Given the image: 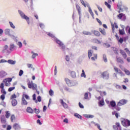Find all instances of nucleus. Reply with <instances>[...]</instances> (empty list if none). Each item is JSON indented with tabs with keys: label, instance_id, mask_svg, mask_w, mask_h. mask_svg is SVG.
<instances>
[{
	"label": "nucleus",
	"instance_id": "obj_1",
	"mask_svg": "<svg viewBox=\"0 0 130 130\" xmlns=\"http://www.w3.org/2000/svg\"><path fill=\"white\" fill-rule=\"evenodd\" d=\"M80 2L83 6L85 7V8H88V11L92 18L94 19V13H93V11H92V9H91V7H90V5H89V3L88 2H84V0H80Z\"/></svg>",
	"mask_w": 130,
	"mask_h": 130
},
{
	"label": "nucleus",
	"instance_id": "obj_2",
	"mask_svg": "<svg viewBox=\"0 0 130 130\" xmlns=\"http://www.w3.org/2000/svg\"><path fill=\"white\" fill-rule=\"evenodd\" d=\"M18 13H19V15H20V16H21V18H22V19H24L25 20H26V21H27L28 24H30V20H29V18L28 17L26 16L25 15V14H24V13H23V12H22L21 10H19Z\"/></svg>",
	"mask_w": 130,
	"mask_h": 130
},
{
	"label": "nucleus",
	"instance_id": "obj_3",
	"mask_svg": "<svg viewBox=\"0 0 130 130\" xmlns=\"http://www.w3.org/2000/svg\"><path fill=\"white\" fill-rule=\"evenodd\" d=\"M12 80L11 78H6L4 79L3 82L5 83L6 87H10L11 86V82H12Z\"/></svg>",
	"mask_w": 130,
	"mask_h": 130
},
{
	"label": "nucleus",
	"instance_id": "obj_4",
	"mask_svg": "<svg viewBox=\"0 0 130 130\" xmlns=\"http://www.w3.org/2000/svg\"><path fill=\"white\" fill-rule=\"evenodd\" d=\"M102 77L103 79L108 80L109 79V73L107 71H105L102 73Z\"/></svg>",
	"mask_w": 130,
	"mask_h": 130
},
{
	"label": "nucleus",
	"instance_id": "obj_5",
	"mask_svg": "<svg viewBox=\"0 0 130 130\" xmlns=\"http://www.w3.org/2000/svg\"><path fill=\"white\" fill-rule=\"evenodd\" d=\"M113 128L114 130H121V126L120 123L119 122H116L115 125H113Z\"/></svg>",
	"mask_w": 130,
	"mask_h": 130
},
{
	"label": "nucleus",
	"instance_id": "obj_6",
	"mask_svg": "<svg viewBox=\"0 0 130 130\" xmlns=\"http://www.w3.org/2000/svg\"><path fill=\"white\" fill-rule=\"evenodd\" d=\"M0 88L1 89V93H2L3 95H7V92L6 91V90L4 88L5 85L4 84V83H2L1 84Z\"/></svg>",
	"mask_w": 130,
	"mask_h": 130
},
{
	"label": "nucleus",
	"instance_id": "obj_7",
	"mask_svg": "<svg viewBox=\"0 0 130 130\" xmlns=\"http://www.w3.org/2000/svg\"><path fill=\"white\" fill-rule=\"evenodd\" d=\"M126 103H127V100L122 99L118 102V105H119V106H122V105H125Z\"/></svg>",
	"mask_w": 130,
	"mask_h": 130
},
{
	"label": "nucleus",
	"instance_id": "obj_8",
	"mask_svg": "<svg viewBox=\"0 0 130 130\" xmlns=\"http://www.w3.org/2000/svg\"><path fill=\"white\" fill-rule=\"evenodd\" d=\"M111 25L112 27V32L113 33H114V30H115V28L117 29L118 28V25H117V24L116 23V22H114V23L111 22Z\"/></svg>",
	"mask_w": 130,
	"mask_h": 130
},
{
	"label": "nucleus",
	"instance_id": "obj_9",
	"mask_svg": "<svg viewBox=\"0 0 130 130\" xmlns=\"http://www.w3.org/2000/svg\"><path fill=\"white\" fill-rule=\"evenodd\" d=\"M121 123L123 126H129L130 121L128 120H123L121 121Z\"/></svg>",
	"mask_w": 130,
	"mask_h": 130
},
{
	"label": "nucleus",
	"instance_id": "obj_10",
	"mask_svg": "<svg viewBox=\"0 0 130 130\" xmlns=\"http://www.w3.org/2000/svg\"><path fill=\"white\" fill-rule=\"evenodd\" d=\"M120 53L122 55V56L124 59H126V58L127 57V55L126 54V53H125V52H124V51L123 50L120 49Z\"/></svg>",
	"mask_w": 130,
	"mask_h": 130
},
{
	"label": "nucleus",
	"instance_id": "obj_11",
	"mask_svg": "<svg viewBox=\"0 0 130 130\" xmlns=\"http://www.w3.org/2000/svg\"><path fill=\"white\" fill-rule=\"evenodd\" d=\"M114 70L115 73H116V74H119L120 75H122L123 74L122 71H121V70H120V69H119L117 67H114Z\"/></svg>",
	"mask_w": 130,
	"mask_h": 130
},
{
	"label": "nucleus",
	"instance_id": "obj_12",
	"mask_svg": "<svg viewBox=\"0 0 130 130\" xmlns=\"http://www.w3.org/2000/svg\"><path fill=\"white\" fill-rule=\"evenodd\" d=\"M13 128L15 130H20L21 129V126H20L19 124L16 123L13 125Z\"/></svg>",
	"mask_w": 130,
	"mask_h": 130
},
{
	"label": "nucleus",
	"instance_id": "obj_13",
	"mask_svg": "<svg viewBox=\"0 0 130 130\" xmlns=\"http://www.w3.org/2000/svg\"><path fill=\"white\" fill-rule=\"evenodd\" d=\"M76 10L78 11L79 16H82V9H81V7L78 5H76Z\"/></svg>",
	"mask_w": 130,
	"mask_h": 130
},
{
	"label": "nucleus",
	"instance_id": "obj_14",
	"mask_svg": "<svg viewBox=\"0 0 130 130\" xmlns=\"http://www.w3.org/2000/svg\"><path fill=\"white\" fill-rule=\"evenodd\" d=\"M28 102L25 99V98L23 96L21 99V105H27Z\"/></svg>",
	"mask_w": 130,
	"mask_h": 130
},
{
	"label": "nucleus",
	"instance_id": "obj_15",
	"mask_svg": "<svg viewBox=\"0 0 130 130\" xmlns=\"http://www.w3.org/2000/svg\"><path fill=\"white\" fill-rule=\"evenodd\" d=\"M60 103H61V105L63 106V107L64 108L67 109L69 107V106H68V104H67V103H64L63 102V100H60Z\"/></svg>",
	"mask_w": 130,
	"mask_h": 130
},
{
	"label": "nucleus",
	"instance_id": "obj_16",
	"mask_svg": "<svg viewBox=\"0 0 130 130\" xmlns=\"http://www.w3.org/2000/svg\"><path fill=\"white\" fill-rule=\"evenodd\" d=\"M27 112H28V113H34V110L31 108L30 107H28L26 109Z\"/></svg>",
	"mask_w": 130,
	"mask_h": 130
},
{
	"label": "nucleus",
	"instance_id": "obj_17",
	"mask_svg": "<svg viewBox=\"0 0 130 130\" xmlns=\"http://www.w3.org/2000/svg\"><path fill=\"white\" fill-rule=\"evenodd\" d=\"M117 62H119L120 63H121L122 64L124 63L123 60L120 57L117 58Z\"/></svg>",
	"mask_w": 130,
	"mask_h": 130
},
{
	"label": "nucleus",
	"instance_id": "obj_18",
	"mask_svg": "<svg viewBox=\"0 0 130 130\" xmlns=\"http://www.w3.org/2000/svg\"><path fill=\"white\" fill-rule=\"evenodd\" d=\"M99 31L100 32H101V33L103 34V35H106V31H105V29L104 28L102 29L101 28H100Z\"/></svg>",
	"mask_w": 130,
	"mask_h": 130
},
{
	"label": "nucleus",
	"instance_id": "obj_19",
	"mask_svg": "<svg viewBox=\"0 0 130 130\" xmlns=\"http://www.w3.org/2000/svg\"><path fill=\"white\" fill-rule=\"evenodd\" d=\"M93 34L95 35V36H96L97 37H99L101 35L100 32L97 30H94L93 31Z\"/></svg>",
	"mask_w": 130,
	"mask_h": 130
},
{
	"label": "nucleus",
	"instance_id": "obj_20",
	"mask_svg": "<svg viewBox=\"0 0 130 130\" xmlns=\"http://www.w3.org/2000/svg\"><path fill=\"white\" fill-rule=\"evenodd\" d=\"M7 75V73L5 71H1L0 72V77L1 78H4V77H6V75Z\"/></svg>",
	"mask_w": 130,
	"mask_h": 130
},
{
	"label": "nucleus",
	"instance_id": "obj_21",
	"mask_svg": "<svg viewBox=\"0 0 130 130\" xmlns=\"http://www.w3.org/2000/svg\"><path fill=\"white\" fill-rule=\"evenodd\" d=\"M11 32V29H10V28H6L5 30V33L6 35H10V33Z\"/></svg>",
	"mask_w": 130,
	"mask_h": 130
},
{
	"label": "nucleus",
	"instance_id": "obj_22",
	"mask_svg": "<svg viewBox=\"0 0 130 130\" xmlns=\"http://www.w3.org/2000/svg\"><path fill=\"white\" fill-rule=\"evenodd\" d=\"M119 33L120 35H124L125 32L124 31V29H119Z\"/></svg>",
	"mask_w": 130,
	"mask_h": 130
},
{
	"label": "nucleus",
	"instance_id": "obj_23",
	"mask_svg": "<svg viewBox=\"0 0 130 130\" xmlns=\"http://www.w3.org/2000/svg\"><path fill=\"white\" fill-rule=\"evenodd\" d=\"M17 100L15 99H13L12 101V104L13 105V106H16V105H17Z\"/></svg>",
	"mask_w": 130,
	"mask_h": 130
},
{
	"label": "nucleus",
	"instance_id": "obj_24",
	"mask_svg": "<svg viewBox=\"0 0 130 130\" xmlns=\"http://www.w3.org/2000/svg\"><path fill=\"white\" fill-rule=\"evenodd\" d=\"M1 122L2 123H6V117L5 116H2L1 117Z\"/></svg>",
	"mask_w": 130,
	"mask_h": 130
},
{
	"label": "nucleus",
	"instance_id": "obj_25",
	"mask_svg": "<svg viewBox=\"0 0 130 130\" xmlns=\"http://www.w3.org/2000/svg\"><path fill=\"white\" fill-rule=\"evenodd\" d=\"M99 106H104V100L102 99L99 103Z\"/></svg>",
	"mask_w": 130,
	"mask_h": 130
},
{
	"label": "nucleus",
	"instance_id": "obj_26",
	"mask_svg": "<svg viewBox=\"0 0 130 130\" xmlns=\"http://www.w3.org/2000/svg\"><path fill=\"white\" fill-rule=\"evenodd\" d=\"M7 62H8V63H10V64H15L16 63V61L11 59L8 60L7 61Z\"/></svg>",
	"mask_w": 130,
	"mask_h": 130
},
{
	"label": "nucleus",
	"instance_id": "obj_27",
	"mask_svg": "<svg viewBox=\"0 0 130 130\" xmlns=\"http://www.w3.org/2000/svg\"><path fill=\"white\" fill-rule=\"evenodd\" d=\"M31 53L32 54L31 57L32 58L34 59L36 57V56H38V53H35L34 52L31 51Z\"/></svg>",
	"mask_w": 130,
	"mask_h": 130
},
{
	"label": "nucleus",
	"instance_id": "obj_28",
	"mask_svg": "<svg viewBox=\"0 0 130 130\" xmlns=\"http://www.w3.org/2000/svg\"><path fill=\"white\" fill-rule=\"evenodd\" d=\"M110 105L112 107H115L116 103L115 101H111L110 102Z\"/></svg>",
	"mask_w": 130,
	"mask_h": 130
},
{
	"label": "nucleus",
	"instance_id": "obj_29",
	"mask_svg": "<svg viewBox=\"0 0 130 130\" xmlns=\"http://www.w3.org/2000/svg\"><path fill=\"white\" fill-rule=\"evenodd\" d=\"M5 113V116L6 118H9V117H10V116H11V114L8 111H6Z\"/></svg>",
	"mask_w": 130,
	"mask_h": 130
},
{
	"label": "nucleus",
	"instance_id": "obj_30",
	"mask_svg": "<svg viewBox=\"0 0 130 130\" xmlns=\"http://www.w3.org/2000/svg\"><path fill=\"white\" fill-rule=\"evenodd\" d=\"M93 123H94L95 126H97L98 128H99V130H102L100 126V124L95 122H93Z\"/></svg>",
	"mask_w": 130,
	"mask_h": 130
},
{
	"label": "nucleus",
	"instance_id": "obj_31",
	"mask_svg": "<svg viewBox=\"0 0 130 130\" xmlns=\"http://www.w3.org/2000/svg\"><path fill=\"white\" fill-rule=\"evenodd\" d=\"M83 34H84V35H92V34L90 32L87 31L85 30H84L83 31Z\"/></svg>",
	"mask_w": 130,
	"mask_h": 130
},
{
	"label": "nucleus",
	"instance_id": "obj_32",
	"mask_svg": "<svg viewBox=\"0 0 130 130\" xmlns=\"http://www.w3.org/2000/svg\"><path fill=\"white\" fill-rule=\"evenodd\" d=\"M74 116H75L77 118H79L80 119H82V116H81L80 114H79L78 113H75L74 114Z\"/></svg>",
	"mask_w": 130,
	"mask_h": 130
},
{
	"label": "nucleus",
	"instance_id": "obj_33",
	"mask_svg": "<svg viewBox=\"0 0 130 130\" xmlns=\"http://www.w3.org/2000/svg\"><path fill=\"white\" fill-rule=\"evenodd\" d=\"M113 51H114V53H115V54H118V50H117V49L116 48L113 47Z\"/></svg>",
	"mask_w": 130,
	"mask_h": 130
},
{
	"label": "nucleus",
	"instance_id": "obj_34",
	"mask_svg": "<svg viewBox=\"0 0 130 130\" xmlns=\"http://www.w3.org/2000/svg\"><path fill=\"white\" fill-rule=\"evenodd\" d=\"M124 73H125L127 76H129L130 75V71L128 70L127 69H125L124 70Z\"/></svg>",
	"mask_w": 130,
	"mask_h": 130
},
{
	"label": "nucleus",
	"instance_id": "obj_35",
	"mask_svg": "<svg viewBox=\"0 0 130 130\" xmlns=\"http://www.w3.org/2000/svg\"><path fill=\"white\" fill-rule=\"evenodd\" d=\"M71 76L72 78H76V72L75 71L71 72Z\"/></svg>",
	"mask_w": 130,
	"mask_h": 130
},
{
	"label": "nucleus",
	"instance_id": "obj_36",
	"mask_svg": "<svg viewBox=\"0 0 130 130\" xmlns=\"http://www.w3.org/2000/svg\"><path fill=\"white\" fill-rule=\"evenodd\" d=\"M15 46L14 44H11L10 46V50H14V48H15Z\"/></svg>",
	"mask_w": 130,
	"mask_h": 130
},
{
	"label": "nucleus",
	"instance_id": "obj_37",
	"mask_svg": "<svg viewBox=\"0 0 130 130\" xmlns=\"http://www.w3.org/2000/svg\"><path fill=\"white\" fill-rule=\"evenodd\" d=\"M105 6H106V7H107V8L108 9H111V5H110L109 4H108V3H107V2H105Z\"/></svg>",
	"mask_w": 130,
	"mask_h": 130
},
{
	"label": "nucleus",
	"instance_id": "obj_38",
	"mask_svg": "<svg viewBox=\"0 0 130 130\" xmlns=\"http://www.w3.org/2000/svg\"><path fill=\"white\" fill-rule=\"evenodd\" d=\"M81 77H83V78H86V74H85V71L84 70L82 71V73L81 74Z\"/></svg>",
	"mask_w": 130,
	"mask_h": 130
},
{
	"label": "nucleus",
	"instance_id": "obj_39",
	"mask_svg": "<svg viewBox=\"0 0 130 130\" xmlns=\"http://www.w3.org/2000/svg\"><path fill=\"white\" fill-rule=\"evenodd\" d=\"M15 119H16V117H15V115H11V121H12V122H13V121H14V120H15Z\"/></svg>",
	"mask_w": 130,
	"mask_h": 130
},
{
	"label": "nucleus",
	"instance_id": "obj_40",
	"mask_svg": "<svg viewBox=\"0 0 130 130\" xmlns=\"http://www.w3.org/2000/svg\"><path fill=\"white\" fill-rule=\"evenodd\" d=\"M119 105H118V103H117V105L115 106V109L117 110V111H119L120 110L121 108L119 107Z\"/></svg>",
	"mask_w": 130,
	"mask_h": 130
},
{
	"label": "nucleus",
	"instance_id": "obj_41",
	"mask_svg": "<svg viewBox=\"0 0 130 130\" xmlns=\"http://www.w3.org/2000/svg\"><path fill=\"white\" fill-rule=\"evenodd\" d=\"M32 90H36L37 89V85L32 83Z\"/></svg>",
	"mask_w": 130,
	"mask_h": 130
},
{
	"label": "nucleus",
	"instance_id": "obj_42",
	"mask_svg": "<svg viewBox=\"0 0 130 130\" xmlns=\"http://www.w3.org/2000/svg\"><path fill=\"white\" fill-rule=\"evenodd\" d=\"M103 59L105 62H107V57L106 56V55H103Z\"/></svg>",
	"mask_w": 130,
	"mask_h": 130
},
{
	"label": "nucleus",
	"instance_id": "obj_43",
	"mask_svg": "<svg viewBox=\"0 0 130 130\" xmlns=\"http://www.w3.org/2000/svg\"><path fill=\"white\" fill-rule=\"evenodd\" d=\"M9 24L10 25V27H11V28H13V29H15V28H16V27L14 25L13 22L10 21Z\"/></svg>",
	"mask_w": 130,
	"mask_h": 130
},
{
	"label": "nucleus",
	"instance_id": "obj_44",
	"mask_svg": "<svg viewBox=\"0 0 130 130\" xmlns=\"http://www.w3.org/2000/svg\"><path fill=\"white\" fill-rule=\"evenodd\" d=\"M118 42L121 44H122V43H123V39L122 38H120V39L118 40Z\"/></svg>",
	"mask_w": 130,
	"mask_h": 130
},
{
	"label": "nucleus",
	"instance_id": "obj_45",
	"mask_svg": "<svg viewBox=\"0 0 130 130\" xmlns=\"http://www.w3.org/2000/svg\"><path fill=\"white\" fill-rule=\"evenodd\" d=\"M15 86L12 87H10L8 89V92H12V91H13V90H15Z\"/></svg>",
	"mask_w": 130,
	"mask_h": 130
},
{
	"label": "nucleus",
	"instance_id": "obj_46",
	"mask_svg": "<svg viewBox=\"0 0 130 130\" xmlns=\"http://www.w3.org/2000/svg\"><path fill=\"white\" fill-rule=\"evenodd\" d=\"M17 45H18L19 48H22V46H23V44L21 42H18L17 43Z\"/></svg>",
	"mask_w": 130,
	"mask_h": 130
},
{
	"label": "nucleus",
	"instance_id": "obj_47",
	"mask_svg": "<svg viewBox=\"0 0 130 130\" xmlns=\"http://www.w3.org/2000/svg\"><path fill=\"white\" fill-rule=\"evenodd\" d=\"M88 55L89 58H90L91 56H92V52H91V50H88Z\"/></svg>",
	"mask_w": 130,
	"mask_h": 130
},
{
	"label": "nucleus",
	"instance_id": "obj_48",
	"mask_svg": "<svg viewBox=\"0 0 130 130\" xmlns=\"http://www.w3.org/2000/svg\"><path fill=\"white\" fill-rule=\"evenodd\" d=\"M49 93L50 96H52L54 94L53 90H52V89H50V90L49 91Z\"/></svg>",
	"mask_w": 130,
	"mask_h": 130
},
{
	"label": "nucleus",
	"instance_id": "obj_49",
	"mask_svg": "<svg viewBox=\"0 0 130 130\" xmlns=\"http://www.w3.org/2000/svg\"><path fill=\"white\" fill-rule=\"evenodd\" d=\"M34 110H35V112L36 114H38L40 113V111H39V109L35 108Z\"/></svg>",
	"mask_w": 130,
	"mask_h": 130
},
{
	"label": "nucleus",
	"instance_id": "obj_50",
	"mask_svg": "<svg viewBox=\"0 0 130 130\" xmlns=\"http://www.w3.org/2000/svg\"><path fill=\"white\" fill-rule=\"evenodd\" d=\"M65 81H66V82L67 83V84H68V85H69V84L71 83V80H70V79H69V78H66Z\"/></svg>",
	"mask_w": 130,
	"mask_h": 130
},
{
	"label": "nucleus",
	"instance_id": "obj_51",
	"mask_svg": "<svg viewBox=\"0 0 130 130\" xmlns=\"http://www.w3.org/2000/svg\"><path fill=\"white\" fill-rule=\"evenodd\" d=\"M117 17H118V18H119V19H122V17H123V14L120 13L117 15Z\"/></svg>",
	"mask_w": 130,
	"mask_h": 130
},
{
	"label": "nucleus",
	"instance_id": "obj_52",
	"mask_svg": "<svg viewBox=\"0 0 130 130\" xmlns=\"http://www.w3.org/2000/svg\"><path fill=\"white\" fill-rule=\"evenodd\" d=\"M85 117H86V118H93L94 117V116L92 115H86V116H85Z\"/></svg>",
	"mask_w": 130,
	"mask_h": 130
},
{
	"label": "nucleus",
	"instance_id": "obj_53",
	"mask_svg": "<svg viewBox=\"0 0 130 130\" xmlns=\"http://www.w3.org/2000/svg\"><path fill=\"white\" fill-rule=\"evenodd\" d=\"M93 41L94 42V43H100V41H99V40L97 39H93Z\"/></svg>",
	"mask_w": 130,
	"mask_h": 130
},
{
	"label": "nucleus",
	"instance_id": "obj_54",
	"mask_svg": "<svg viewBox=\"0 0 130 130\" xmlns=\"http://www.w3.org/2000/svg\"><path fill=\"white\" fill-rule=\"evenodd\" d=\"M56 42L57 43V44H59V45L60 46V45H62L63 43L60 42V41L57 40L56 41Z\"/></svg>",
	"mask_w": 130,
	"mask_h": 130
},
{
	"label": "nucleus",
	"instance_id": "obj_55",
	"mask_svg": "<svg viewBox=\"0 0 130 130\" xmlns=\"http://www.w3.org/2000/svg\"><path fill=\"white\" fill-rule=\"evenodd\" d=\"M23 74H24V71H23V70H20L19 73V76L20 77L22 76V75H23Z\"/></svg>",
	"mask_w": 130,
	"mask_h": 130
},
{
	"label": "nucleus",
	"instance_id": "obj_56",
	"mask_svg": "<svg viewBox=\"0 0 130 130\" xmlns=\"http://www.w3.org/2000/svg\"><path fill=\"white\" fill-rule=\"evenodd\" d=\"M27 85H28V88H29V89H32V84H31L30 82H29V83H28Z\"/></svg>",
	"mask_w": 130,
	"mask_h": 130
},
{
	"label": "nucleus",
	"instance_id": "obj_57",
	"mask_svg": "<svg viewBox=\"0 0 130 130\" xmlns=\"http://www.w3.org/2000/svg\"><path fill=\"white\" fill-rule=\"evenodd\" d=\"M91 59H92V60H95L97 59V54H95L94 57H92Z\"/></svg>",
	"mask_w": 130,
	"mask_h": 130
},
{
	"label": "nucleus",
	"instance_id": "obj_58",
	"mask_svg": "<svg viewBox=\"0 0 130 130\" xmlns=\"http://www.w3.org/2000/svg\"><path fill=\"white\" fill-rule=\"evenodd\" d=\"M5 95L6 94H2L0 96L1 99H2L3 100V101H4V100H5Z\"/></svg>",
	"mask_w": 130,
	"mask_h": 130
},
{
	"label": "nucleus",
	"instance_id": "obj_59",
	"mask_svg": "<svg viewBox=\"0 0 130 130\" xmlns=\"http://www.w3.org/2000/svg\"><path fill=\"white\" fill-rule=\"evenodd\" d=\"M17 98V95H16V94H12L11 96V99H16Z\"/></svg>",
	"mask_w": 130,
	"mask_h": 130
},
{
	"label": "nucleus",
	"instance_id": "obj_60",
	"mask_svg": "<svg viewBox=\"0 0 130 130\" xmlns=\"http://www.w3.org/2000/svg\"><path fill=\"white\" fill-rule=\"evenodd\" d=\"M97 22L100 24V25L101 26L102 25V22H101V20H100L99 19L96 18V19Z\"/></svg>",
	"mask_w": 130,
	"mask_h": 130
},
{
	"label": "nucleus",
	"instance_id": "obj_61",
	"mask_svg": "<svg viewBox=\"0 0 130 130\" xmlns=\"http://www.w3.org/2000/svg\"><path fill=\"white\" fill-rule=\"evenodd\" d=\"M113 114H114L115 115L116 118H118V116H119L118 113H116L115 112H114L113 113Z\"/></svg>",
	"mask_w": 130,
	"mask_h": 130
},
{
	"label": "nucleus",
	"instance_id": "obj_62",
	"mask_svg": "<svg viewBox=\"0 0 130 130\" xmlns=\"http://www.w3.org/2000/svg\"><path fill=\"white\" fill-rule=\"evenodd\" d=\"M4 62H7V61L6 60L4 59H1L0 60V63H4Z\"/></svg>",
	"mask_w": 130,
	"mask_h": 130
},
{
	"label": "nucleus",
	"instance_id": "obj_63",
	"mask_svg": "<svg viewBox=\"0 0 130 130\" xmlns=\"http://www.w3.org/2000/svg\"><path fill=\"white\" fill-rule=\"evenodd\" d=\"M88 93H85V94H84V99H88Z\"/></svg>",
	"mask_w": 130,
	"mask_h": 130
},
{
	"label": "nucleus",
	"instance_id": "obj_64",
	"mask_svg": "<svg viewBox=\"0 0 130 130\" xmlns=\"http://www.w3.org/2000/svg\"><path fill=\"white\" fill-rule=\"evenodd\" d=\"M79 106L80 108H84V106L81 104V103H79Z\"/></svg>",
	"mask_w": 130,
	"mask_h": 130
}]
</instances>
